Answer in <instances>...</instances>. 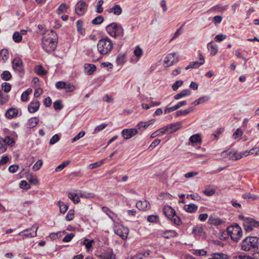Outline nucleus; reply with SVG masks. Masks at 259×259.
<instances>
[{"instance_id":"obj_1","label":"nucleus","mask_w":259,"mask_h":259,"mask_svg":"<svg viewBox=\"0 0 259 259\" xmlns=\"http://www.w3.org/2000/svg\"><path fill=\"white\" fill-rule=\"evenodd\" d=\"M57 45V34L55 31L51 30L44 34L42 39V46L46 52H53L56 49Z\"/></svg>"},{"instance_id":"obj_2","label":"nucleus","mask_w":259,"mask_h":259,"mask_svg":"<svg viewBox=\"0 0 259 259\" xmlns=\"http://www.w3.org/2000/svg\"><path fill=\"white\" fill-rule=\"evenodd\" d=\"M113 48V42L108 37L101 39L97 44L98 51L102 55L109 54L111 52Z\"/></svg>"},{"instance_id":"obj_3","label":"nucleus","mask_w":259,"mask_h":259,"mask_svg":"<svg viewBox=\"0 0 259 259\" xmlns=\"http://www.w3.org/2000/svg\"><path fill=\"white\" fill-rule=\"evenodd\" d=\"M259 238L256 236H248L242 242L241 248L243 250L248 251L252 249L258 248Z\"/></svg>"},{"instance_id":"obj_4","label":"nucleus","mask_w":259,"mask_h":259,"mask_svg":"<svg viewBox=\"0 0 259 259\" xmlns=\"http://www.w3.org/2000/svg\"><path fill=\"white\" fill-rule=\"evenodd\" d=\"M227 232L231 239L235 242H238L242 237V229L237 224L228 227Z\"/></svg>"},{"instance_id":"obj_5","label":"nucleus","mask_w":259,"mask_h":259,"mask_svg":"<svg viewBox=\"0 0 259 259\" xmlns=\"http://www.w3.org/2000/svg\"><path fill=\"white\" fill-rule=\"evenodd\" d=\"M244 228L246 232L254 230L255 228H259V222L253 218H246L243 222Z\"/></svg>"},{"instance_id":"obj_6","label":"nucleus","mask_w":259,"mask_h":259,"mask_svg":"<svg viewBox=\"0 0 259 259\" xmlns=\"http://www.w3.org/2000/svg\"><path fill=\"white\" fill-rule=\"evenodd\" d=\"M38 226L36 225L32 226L30 228L26 229L21 232L19 234L25 238H32L36 236Z\"/></svg>"},{"instance_id":"obj_7","label":"nucleus","mask_w":259,"mask_h":259,"mask_svg":"<svg viewBox=\"0 0 259 259\" xmlns=\"http://www.w3.org/2000/svg\"><path fill=\"white\" fill-rule=\"evenodd\" d=\"M114 231L123 239H126L129 232L127 228L119 225L115 226Z\"/></svg>"},{"instance_id":"obj_8","label":"nucleus","mask_w":259,"mask_h":259,"mask_svg":"<svg viewBox=\"0 0 259 259\" xmlns=\"http://www.w3.org/2000/svg\"><path fill=\"white\" fill-rule=\"evenodd\" d=\"M87 3L83 1H79L75 5V12L80 16H83L87 12Z\"/></svg>"},{"instance_id":"obj_9","label":"nucleus","mask_w":259,"mask_h":259,"mask_svg":"<svg viewBox=\"0 0 259 259\" xmlns=\"http://www.w3.org/2000/svg\"><path fill=\"white\" fill-rule=\"evenodd\" d=\"M221 156L223 158L228 157L229 159L233 160H237L241 158L240 152H235L232 153L228 150H225L222 152Z\"/></svg>"},{"instance_id":"obj_10","label":"nucleus","mask_w":259,"mask_h":259,"mask_svg":"<svg viewBox=\"0 0 259 259\" xmlns=\"http://www.w3.org/2000/svg\"><path fill=\"white\" fill-rule=\"evenodd\" d=\"M178 61V58L176 56V54L172 53L166 55L164 59V63L166 64L167 67H168L177 63Z\"/></svg>"},{"instance_id":"obj_11","label":"nucleus","mask_w":259,"mask_h":259,"mask_svg":"<svg viewBox=\"0 0 259 259\" xmlns=\"http://www.w3.org/2000/svg\"><path fill=\"white\" fill-rule=\"evenodd\" d=\"M56 87L58 89H64L66 92H72L75 88L71 83H67L64 81H58L56 84Z\"/></svg>"},{"instance_id":"obj_12","label":"nucleus","mask_w":259,"mask_h":259,"mask_svg":"<svg viewBox=\"0 0 259 259\" xmlns=\"http://www.w3.org/2000/svg\"><path fill=\"white\" fill-rule=\"evenodd\" d=\"M138 133L137 128H125L122 131L121 135L124 139H129Z\"/></svg>"},{"instance_id":"obj_13","label":"nucleus","mask_w":259,"mask_h":259,"mask_svg":"<svg viewBox=\"0 0 259 259\" xmlns=\"http://www.w3.org/2000/svg\"><path fill=\"white\" fill-rule=\"evenodd\" d=\"M13 69L17 72L23 71V64L22 60L19 57H16L12 62Z\"/></svg>"},{"instance_id":"obj_14","label":"nucleus","mask_w":259,"mask_h":259,"mask_svg":"<svg viewBox=\"0 0 259 259\" xmlns=\"http://www.w3.org/2000/svg\"><path fill=\"white\" fill-rule=\"evenodd\" d=\"M155 119H151L146 122H140L137 125L135 128H137L138 132H142L144 130L146 129L150 125L153 124Z\"/></svg>"},{"instance_id":"obj_15","label":"nucleus","mask_w":259,"mask_h":259,"mask_svg":"<svg viewBox=\"0 0 259 259\" xmlns=\"http://www.w3.org/2000/svg\"><path fill=\"white\" fill-rule=\"evenodd\" d=\"M164 127L166 133H172L180 129L181 127V123L180 122L173 123Z\"/></svg>"},{"instance_id":"obj_16","label":"nucleus","mask_w":259,"mask_h":259,"mask_svg":"<svg viewBox=\"0 0 259 259\" xmlns=\"http://www.w3.org/2000/svg\"><path fill=\"white\" fill-rule=\"evenodd\" d=\"M39 107V102L37 100H33L28 105V110L33 113L36 112Z\"/></svg>"},{"instance_id":"obj_17","label":"nucleus","mask_w":259,"mask_h":259,"mask_svg":"<svg viewBox=\"0 0 259 259\" xmlns=\"http://www.w3.org/2000/svg\"><path fill=\"white\" fill-rule=\"evenodd\" d=\"M136 207L140 210H145L146 209H149L150 206L149 202L144 199L143 200L138 201L136 203Z\"/></svg>"},{"instance_id":"obj_18","label":"nucleus","mask_w":259,"mask_h":259,"mask_svg":"<svg viewBox=\"0 0 259 259\" xmlns=\"http://www.w3.org/2000/svg\"><path fill=\"white\" fill-rule=\"evenodd\" d=\"M116 23H112L109 24L106 27L107 33L111 36L115 37V30Z\"/></svg>"},{"instance_id":"obj_19","label":"nucleus","mask_w":259,"mask_h":259,"mask_svg":"<svg viewBox=\"0 0 259 259\" xmlns=\"http://www.w3.org/2000/svg\"><path fill=\"white\" fill-rule=\"evenodd\" d=\"M164 214L169 219H170L175 214V210L170 206H165L163 209Z\"/></svg>"},{"instance_id":"obj_20","label":"nucleus","mask_w":259,"mask_h":259,"mask_svg":"<svg viewBox=\"0 0 259 259\" xmlns=\"http://www.w3.org/2000/svg\"><path fill=\"white\" fill-rule=\"evenodd\" d=\"M84 68L85 73L88 75L92 74L96 70V66L94 64H85Z\"/></svg>"},{"instance_id":"obj_21","label":"nucleus","mask_w":259,"mask_h":259,"mask_svg":"<svg viewBox=\"0 0 259 259\" xmlns=\"http://www.w3.org/2000/svg\"><path fill=\"white\" fill-rule=\"evenodd\" d=\"M191 94V92L189 90H184L181 93L177 94L174 96L175 100H179L182 98L187 97Z\"/></svg>"},{"instance_id":"obj_22","label":"nucleus","mask_w":259,"mask_h":259,"mask_svg":"<svg viewBox=\"0 0 259 259\" xmlns=\"http://www.w3.org/2000/svg\"><path fill=\"white\" fill-rule=\"evenodd\" d=\"M18 114V110L17 109L11 108L8 109L6 113V116L9 118H12L16 116Z\"/></svg>"},{"instance_id":"obj_23","label":"nucleus","mask_w":259,"mask_h":259,"mask_svg":"<svg viewBox=\"0 0 259 259\" xmlns=\"http://www.w3.org/2000/svg\"><path fill=\"white\" fill-rule=\"evenodd\" d=\"M178 235L177 232L175 230H166L162 233V236L165 238L174 237Z\"/></svg>"},{"instance_id":"obj_24","label":"nucleus","mask_w":259,"mask_h":259,"mask_svg":"<svg viewBox=\"0 0 259 259\" xmlns=\"http://www.w3.org/2000/svg\"><path fill=\"white\" fill-rule=\"evenodd\" d=\"M109 12L115 15H119L122 13V10L119 5H115L109 9Z\"/></svg>"},{"instance_id":"obj_25","label":"nucleus","mask_w":259,"mask_h":259,"mask_svg":"<svg viewBox=\"0 0 259 259\" xmlns=\"http://www.w3.org/2000/svg\"><path fill=\"white\" fill-rule=\"evenodd\" d=\"M228 8L227 6H221L220 5H217L211 8L209 11L211 12H222L224 11H226Z\"/></svg>"},{"instance_id":"obj_26","label":"nucleus","mask_w":259,"mask_h":259,"mask_svg":"<svg viewBox=\"0 0 259 259\" xmlns=\"http://www.w3.org/2000/svg\"><path fill=\"white\" fill-rule=\"evenodd\" d=\"M199 58L200 62L198 61H194L191 62L192 65V67L193 68H198L200 65H202L204 63V58L203 56L200 54H199Z\"/></svg>"},{"instance_id":"obj_27","label":"nucleus","mask_w":259,"mask_h":259,"mask_svg":"<svg viewBox=\"0 0 259 259\" xmlns=\"http://www.w3.org/2000/svg\"><path fill=\"white\" fill-rule=\"evenodd\" d=\"M208 223L214 225H219L223 223V221L218 218L210 216L208 219Z\"/></svg>"},{"instance_id":"obj_28","label":"nucleus","mask_w":259,"mask_h":259,"mask_svg":"<svg viewBox=\"0 0 259 259\" xmlns=\"http://www.w3.org/2000/svg\"><path fill=\"white\" fill-rule=\"evenodd\" d=\"M207 48L210 51V54L211 56L215 55L218 52L217 46L212 44V42H209L207 44Z\"/></svg>"},{"instance_id":"obj_29","label":"nucleus","mask_w":259,"mask_h":259,"mask_svg":"<svg viewBox=\"0 0 259 259\" xmlns=\"http://www.w3.org/2000/svg\"><path fill=\"white\" fill-rule=\"evenodd\" d=\"M184 209L186 211L188 212L193 213L197 210L198 206L194 204H190L185 205L184 206Z\"/></svg>"},{"instance_id":"obj_30","label":"nucleus","mask_w":259,"mask_h":259,"mask_svg":"<svg viewBox=\"0 0 259 259\" xmlns=\"http://www.w3.org/2000/svg\"><path fill=\"white\" fill-rule=\"evenodd\" d=\"M39 122V119L37 117H34L30 118L28 122V127L29 128H32L37 125Z\"/></svg>"},{"instance_id":"obj_31","label":"nucleus","mask_w":259,"mask_h":259,"mask_svg":"<svg viewBox=\"0 0 259 259\" xmlns=\"http://www.w3.org/2000/svg\"><path fill=\"white\" fill-rule=\"evenodd\" d=\"M189 141L192 143H200L202 140L200 135L197 134L191 136L189 138Z\"/></svg>"},{"instance_id":"obj_32","label":"nucleus","mask_w":259,"mask_h":259,"mask_svg":"<svg viewBox=\"0 0 259 259\" xmlns=\"http://www.w3.org/2000/svg\"><path fill=\"white\" fill-rule=\"evenodd\" d=\"M194 110L193 107H190L188 109L185 110H180L177 111L176 114L178 116L186 115Z\"/></svg>"},{"instance_id":"obj_33","label":"nucleus","mask_w":259,"mask_h":259,"mask_svg":"<svg viewBox=\"0 0 259 259\" xmlns=\"http://www.w3.org/2000/svg\"><path fill=\"white\" fill-rule=\"evenodd\" d=\"M209 99V98L207 96L201 97L197 100L194 101L192 103V105H194V106H197L198 105H199L200 104H202V103L207 102V101H208Z\"/></svg>"},{"instance_id":"obj_34","label":"nucleus","mask_w":259,"mask_h":259,"mask_svg":"<svg viewBox=\"0 0 259 259\" xmlns=\"http://www.w3.org/2000/svg\"><path fill=\"white\" fill-rule=\"evenodd\" d=\"M68 9V7L65 3L61 4L58 8L56 10V13L58 14H63L66 12L67 9Z\"/></svg>"},{"instance_id":"obj_35","label":"nucleus","mask_w":259,"mask_h":259,"mask_svg":"<svg viewBox=\"0 0 259 259\" xmlns=\"http://www.w3.org/2000/svg\"><path fill=\"white\" fill-rule=\"evenodd\" d=\"M34 70L35 73L39 75H44L47 73V71L44 69L41 65L36 66Z\"/></svg>"},{"instance_id":"obj_36","label":"nucleus","mask_w":259,"mask_h":259,"mask_svg":"<svg viewBox=\"0 0 259 259\" xmlns=\"http://www.w3.org/2000/svg\"><path fill=\"white\" fill-rule=\"evenodd\" d=\"M94 243V240H90L89 239H84L83 242H81V244L85 245L87 250H90L93 246V244Z\"/></svg>"},{"instance_id":"obj_37","label":"nucleus","mask_w":259,"mask_h":259,"mask_svg":"<svg viewBox=\"0 0 259 259\" xmlns=\"http://www.w3.org/2000/svg\"><path fill=\"white\" fill-rule=\"evenodd\" d=\"M3 143L12 147L14 145L15 142L13 138H11L10 136H7L5 138L3 139Z\"/></svg>"},{"instance_id":"obj_38","label":"nucleus","mask_w":259,"mask_h":259,"mask_svg":"<svg viewBox=\"0 0 259 259\" xmlns=\"http://www.w3.org/2000/svg\"><path fill=\"white\" fill-rule=\"evenodd\" d=\"M82 26L83 22L81 20H79L76 22V27L77 31L81 35H83L85 34V29L82 27Z\"/></svg>"},{"instance_id":"obj_39","label":"nucleus","mask_w":259,"mask_h":259,"mask_svg":"<svg viewBox=\"0 0 259 259\" xmlns=\"http://www.w3.org/2000/svg\"><path fill=\"white\" fill-rule=\"evenodd\" d=\"M68 196L75 204L78 203L80 201L79 197L76 193H69Z\"/></svg>"},{"instance_id":"obj_40","label":"nucleus","mask_w":259,"mask_h":259,"mask_svg":"<svg viewBox=\"0 0 259 259\" xmlns=\"http://www.w3.org/2000/svg\"><path fill=\"white\" fill-rule=\"evenodd\" d=\"M115 37L117 36H122L124 34V30L121 26L116 23L115 30Z\"/></svg>"},{"instance_id":"obj_41","label":"nucleus","mask_w":259,"mask_h":259,"mask_svg":"<svg viewBox=\"0 0 259 259\" xmlns=\"http://www.w3.org/2000/svg\"><path fill=\"white\" fill-rule=\"evenodd\" d=\"M166 133V132H165V130L164 129V127H162V128H161L160 129H159L158 130L154 132V133H153L151 136H150V138L153 139V138H155L157 136H160L162 134H164Z\"/></svg>"},{"instance_id":"obj_42","label":"nucleus","mask_w":259,"mask_h":259,"mask_svg":"<svg viewBox=\"0 0 259 259\" xmlns=\"http://www.w3.org/2000/svg\"><path fill=\"white\" fill-rule=\"evenodd\" d=\"M32 90L30 88L27 89L21 95V99L22 101L25 102L28 100V96L31 94Z\"/></svg>"},{"instance_id":"obj_43","label":"nucleus","mask_w":259,"mask_h":259,"mask_svg":"<svg viewBox=\"0 0 259 259\" xmlns=\"http://www.w3.org/2000/svg\"><path fill=\"white\" fill-rule=\"evenodd\" d=\"M100 259H115V255L112 253L107 252L99 256Z\"/></svg>"},{"instance_id":"obj_44","label":"nucleus","mask_w":259,"mask_h":259,"mask_svg":"<svg viewBox=\"0 0 259 259\" xmlns=\"http://www.w3.org/2000/svg\"><path fill=\"white\" fill-rule=\"evenodd\" d=\"M58 205L60 208V211L61 213H64L68 209V206L64 204L62 201H59L58 202Z\"/></svg>"},{"instance_id":"obj_45","label":"nucleus","mask_w":259,"mask_h":259,"mask_svg":"<svg viewBox=\"0 0 259 259\" xmlns=\"http://www.w3.org/2000/svg\"><path fill=\"white\" fill-rule=\"evenodd\" d=\"M104 161L105 159H102L99 161H97L93 163L90 164L89 165V168L90 169H92L95 168L99 167L104 163Z\"/></svg>"},{"instance_id":"obj_46","label":"nucleus","mask_w":259,"mask_h":259,"mask_svg":"<svg viewBox=\"0 0 259 259\" xmlns=\"http://www.w3.org/2000/svg\"><path fill=\"white\" fill-rule=\"evenodd\" d=\"M13 39L16 42H20L22 39V34L19 32H15L13 34Z\"/></svg>"},{"instance_id":"obj_47","label":"nucleus","mask_w":259,"mask_h":259,"mask_svg":"<svg viewBox=\"0 0 259 259\" xmlns=\"http://www.w3.org/2000/svg\"><path fill=\"white\" fill-rule=\"evenodd\" d=\"M1 78L6 81L9 80L11 77V74L9 71H4L1 75Z\"/></svg>"},{"instance_id":"obj_48","label":"nucleus","mask_w":259,"mask_h":259,"mask_svg":"<svg viewBox=\"0 0 259 259\" xmlns=\"http://www.w3.org/2000/svg\"><path fill=\"white\" fill-rule=\"evenodd\" d=\"M70 162V160L64 161L61 164L59 165L56 168L55 170L56 171H60L63 169L66 166H67Z\"/></svg>"},{"instance_id":"obj_49","label":"nucleus","mask_w":259,"mask_h":259,"mask_svg":"<svg viewBox=\"0 0 259 259\" xmlns=\"http://www.w3.org/2000/svg\"><path fill=\"white\" fill-rule=\"evenodd\" d=\"M74 217V211L73 209H70L66 216L65 217V219L67 221H70L73 220Z\"/></svg>"},{"instance_id":"obj_50","label":"nucleus","mask_w":259,"mask_h":259,"mask_svg":"<svg viewBox=\"0 0 259 259\" xmlns=\"http://www.w3.org/2000/svg\"><path fill=\"white\" fill-rule=\"evenodd\" d=\"M212 255L217 256L218 259H228L229 258V255L223 253H214L212 254Z\"/></svg>"},{"instance_id":"obj_51","label":"nucleus","mask_w":259,"mask_h":259,"mask_svg":"<svg viewBox=\"0 0 259 259\" xmlns=\"http://www.w3.org/2000/svg\"><path fill=\"white\" fill-rule=\"evenodd\" d=\"M170 219H171L172 222L176 225H180L182 224L180 218L177 216L176 213L174 215V217L170 218Z\"/></svg>"},{"instance_id":"obj_52","label":"nucleus","mask_w":259,"mask_h":259,"mask_svg":"<svg viewBox=\"0 0 259 259\" xmlns=\"http://www.w3.org/2000/svg\"><path fill=\"white\" fill-rule=\"evenodd\" d=\"M11 89V85L9 83L4 82L2 84V89L5 92L8 93L10 91Z\"/></svg>"},{"instance_id":"obj_53","label":"nucleus","mask_w":259,"mask_h":259,"mask_svg":"<svg viewBox=\"0 0 259 259\" xmlns=\"http://www.w3.org/2000/svg\"><path fill=\"white\" fill-rule=\"evenodd\" d=\"M0 56L2 57L3 60H7L9 56V53L7 49H3L0 51Z\"/></svg>"},{"instance_id":"obj_54","label":"nucleus","mask_w":259,"mask_h":259,"mask_svg":"<svg viewBox=\"0 0 259 259\" xmlns=\"http://www.w3.org/2000/svg\"><path fill=\"white\" fill-rule=\"evenodd\" d=\"M104 18L102 16H99L92 20V24L97 25L101 24L103 21Z\"/></svg>"},{"instance_id":"obj_55","label":"nucleus","mask_w":259,"mask_h":259,"mask_svg":"<svg viewBox=\"0 0 259 259\" xmlns=\"http://www.w3.org/2000/svg\"><path fill=\"white\" fill-rule=\"evenodd\" d=\"M183 84L182 80H179L176 81L172 85V89L174 91H177L179 88L181 87Z\"/></svg>"},{"instance_id":"obj_56","label":"nucleus","mask_w":259,"mask_h":259,"mask_svg":"<svg viewBox=\"0 0 259 259\" xmlns=\"http://www.w3.org/2000/svg\"><path fill=\"white\" fill-rule=\"evenodd\" d=\"M103 4V0H99L98 2L97 8H96V12L98 13H102L103 11V9L102 7V5Z\"/></svg>"},{"instance_id":"obj_57","label":"nucleus","mask_w":259,"mask_h":259,"mask_svg":"<svg viewBox=\"0 0 259 259\" xmlns=\"http://www.w3.org/2000/svg\"><path fill=\"white\" fill-rule=\"evenodd\" d=\"M203 231V229L202 227H195L193 229V233L196 235L201 234Z\"/></svg>"},{"instance_id":"obj_58","label":"nucleus","mask_w":259,"mask_h":259,"mask_svg":"<svg viewBox=\"0 0 259 259\" xmlns=\"http://www.w3.org/2000/svg\"><path fill=\"white\" fill-rule=\"evenodd\" d=\"M42 165V160L39 159L34 164V165L32 167V169L34 171H36L40 168Z\"/></svg>"},{"instance_id":"obj_59","label":"nucleus","mask_w":259,"mask_h":259,"mask_svg":"<svg viewBox=\"0 0 259 259\" xmlns=\"http://www.w3.org/2000/svg\"><path fill=\"white\" fill-rule=\"evenodd\" d=\"M161 142V140L156 139L154 140L152 143L150 144V145L149 146L148 149L150 150L153 149L154 148H155L156 146L159 145Z\"/></svg>"},{"instance_id":"obj_60","label":"nucleus","mask_w":259,"mask_h":259,"mask_svg":"<svg viewBox=\"0 0 259 259\" xmlns=\"http://www.w3.org/2000/svg\"><path fill=\"white\" fill-rule=\"evenodd\" d=\"M20 187L23 189L28 190L30 188V185L26 181L22 180L20 183Z\"/></svg>"},{"instance_id":"obj_61","label":"nucleus","mask_w":259,"mask_h":259,"mask_svg":"<svg viewBox=\"0 0 259 259\" xmlns=\"http://www.w3.org/2000/svg\"><path fill=\"white\" fill-rule=\"evenodd\" d=\"M8 100L7 96H5L3 93L0 91V104H4L6 103Z\"/></svg>"},{"instance_id":"obj_62","label":"nucleus","mask_w":259,"mask_h":259,"mask_svg":"<svg viewBox=\"0 0 259 259\" xmlns=\"http://www.w3.org/2000/svg\"><path fill=\"white\" fill-rule=\"evenodd\" d=\"M85 132L84 131L80 132L76 136H75L72 139V142H74L77 140H78L81 138L83 137L85 135Z\"/></svg>"},{"instance_id":"obj_63","label":"nucleus","mask_w":259,"mask_h":259,"mask_svg":"<svg viewBox=\"0 0 259 259\" xmlns=\"http://www.w3.org/2000/svg\"><path fill=\"white\" fill-rule=\"evenodd\" d=\"M215 192V189H205L203 191V193L206 196H210L213 195Z\"/></svg>"},{"instance_id":"obj_64","label":"nucleus","mask_w":259,"mask_h":259,"mask_svg":"<svg viewBox=\"0 0 259 259\" xmlns=\"http://www.w3.org/2000/svg\"><path fill=\"white\" fill-rule=\"evenodd\" d=\"M158 216L156 215H150L147 217V221L150 223H156Z\"/></svg>"}]
</instances>
